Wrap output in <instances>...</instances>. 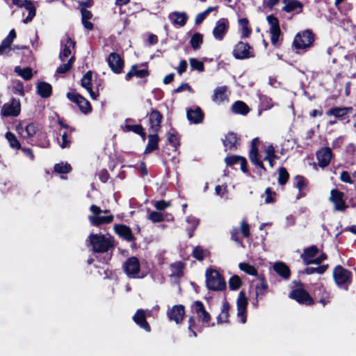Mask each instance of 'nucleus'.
Masks as SVG:
<instances>
[{"label": "nucleus", "instance_id": "nucleus-60", "mask_svg": "<svg viewBox=\"0 0 356 356\" xmlns=\"http://www.w3.org/2000/svg\"><path fill=\"white\" fill-rule=\"evenodd\" d=\"M195 321L194 317L191 316L188 319V330L191 333V336H192L193 337H197V334H196V332L195 331Z\"/></svg>", "mask_w": 356, "mask_h": 356}, {"label": "nucleus", "instance_id": "nucleus-13", "mask_svg": "<svg viewBox=\"0 0 356 356\" xmlns=\"http://www.w3.org/2000/svg\"><path fill=\"white\" fill-rule=\"evenodd\" d=\"M237 316L241 318L242 323L246 322V310L248 305V299L243 291H241L238 294L237 301Z\"/></svg>", "mask_w": 356, "mask_h": 356}, {"label": "nucleus", "instance_id": "nucleus-45", "mask_svg": "<svg viewBox=\"0 0 356 356\" xmlns=\"http://www.w3.org/2000/svg\"><path fill=\"white\" fill-rule=\"evenodd\" d=\"M238 24L241 27V34L244 38H248L250 34V29L248 27V20L247 18L238 19Z\"/></svg>", "mask_w": 356, "mask_h": 356}, {"label": "nucleus", "instance_id": "nucleus-35", "mask_svg": "<svg viewBox=\"0 0 356 356\" xmlns=\"http://www.w3.org/2000/svg\"><path fill=\"white\" fill-rule=\"evenodd\" d=\"M169 18L175 24L184 26L187 19V16L185 13L174 12L169 15Z\"/></svg>", "mask_w": 356, "mask_h": 356}, {"label": "nucleus", "instance_id": "nucleus-9", "mask_svg": "<svg viewBox=\"0 0 356 356\" xmlns=\"http://www.w3.org/2000/svg\"><path fill=\"white\" fill-rule=\"evenodd\" d=\"M233 56L237 59H245L254 56L250 46L248 43L239 42L233 50Z\"/></svg>", "mask_w": 356, "mask_h": 356}, {"label": "nucleus", "instance_id": "nucleus-28", "mask_svg": "<svg viewBox=\"0 0 356 356\" xmlns=\"http://www.w3.org/2000/svg\"><path fill=\"white\" fill-rule=\"evenodd\" d=\"M226 91V86L217 87L213 91V95L212 97L213 102L220 104L222 102L225 101L227 99Z\"/></svg>", "mask_w": 356, "mask_h": 356}, {"label": "nucleus", "instance_id": "nucleus-17", "mask_svg": "<svg viewBox=\"0 0 356 356\" xmlns=\"http://www.w3.org/2000/svg\"><path fill=\"white\" fill-rule=\"evenodd\" d=\"M107 62L113 72L118 74L122 72L124 63L118 54H110L108 57Z\"/></svg>", "mask_w": 356, "mask_h": 356}, {"label": "nucleus", "instance_id": "nucleus-2", "mask_svg": "<svg viewBox=\"0 0 356 356\" xmlns=\"http://www.w3.org/2000/svg\"><path fill=\"white\" fill-rule=\"evenodd\" d=\"M206 284L209 289L222 291L226 287V283L221 275L216 270L209 269L206 271Z\"/></svg>", "mask_w": 356, "mask_h": 356}, {"label": "nucleus", "instance_id": "nucleus-8", "mask_svg": "<svg viewBox=\"0 0 356 356\" xmlns=\"http://www.w3.org/2000/svg\"><path fill=\"white\" fill-rule=\"evenodd\" d=\"M21 110L20 102L18 99H13L10 103L5 104L1 110V115L4 117L17 116Z\"/></svg>", "mask_w": 356, "mask_h": 356}, {"label": "nucleus", "instance_id": "nucleus-40", "mask_svg": "<svg viewBox=\"0 0 356 356\" xmlns=\"http://www.w3.org/2000/svg\"><path fill=\"white\" fill-rule=\"evenodd\" d=\"M202 42H203V36L202 34H200L199 33H196L193 34L190 40L191 45L194 50H197V49H200Z\"/></svg>", "mask_w": 356, "mask_h": 356}, {"label": "nucleus", "instance_id": "nucleus-41", "mask_svg": "<svg viewBox=\"0 0 356 356\" xmlns=\"http://www.w3.org/2000/svg\"><path fill=\"white\" fill-rule=\"evenodd\" d=\"M184 265L181 262L170 266L171 277H179L183 275Z\"/></svg>", "mask_w": 356, "mask_h": 356}, {"label": "nucleus", "instance_id": "nucleus-57", "mask_svg": "<svg viewBox=\"0 0 356 356\" xmlns=\"http://www.w3.org/2000/svg\"><path fill=\"white\" fill-rule=\"evenodd\" d=\"M149 219L153 222H159L163 220V216L161 212L152 211L149 214Z\"/></svg>", "mask_w": 356, "mask_h": 356}, {"label": "nucleus", "instance_id": "nucleus-38", "mask_svg": "<svg viewBox=\"0 0 356 356\" xmlns=\"http://www.w3.org/2000/svg\"><path fill=\"white\" fill-rule=\"evenodd\" d=\"M237 142L236 135L234 133H229L225 136V138L223 140V144L227 149H232L235 147Z\"/></svg>", "mask_w": 356, "mask_h": 356}, {"label": "nucleus", "instance_id": "nucleus-34", "mask_svg": "<svg viewBox=\"0 0 356 356\" xmlns=\"http://www.w3.org/2000/svg\"><path fill=\"white\" fill-rule=\"evenodd\" d=\"M232 110L234 113L245 115L248 114L250 109L246 104L241 101H236L232 106Z\"/></svg>", "mask_w": 356, "mask_h": 356}, {"label": "nucleus", "instance_id": "nucleus-14", "mask_svg": "<svg viewBox=\"0 0 356 356\" xmlns=\"http://www.w3.org/2000/svg\"><path fill=\"white\" fill-rule=\"evenodd\" d=\"M259 139L257 138H254L251 143V149L249 152V158L250 161L256 166L265 170L264 166L262 163V161L259 155L258 149Z\"/></svg>", "mask_w": 356, "mask_h": 356}, {"label": "nucleus", "instance_id": "nucleus-30", "mask_svg": "<svg viewBox=\"0 0 356 356\" xmlns=\"http://www.w3.org/2000/svg\"><path fill=\"white\" fill-rule=\"evenodd\" d=\"M273 270L284 279H288L290 276V270L283 262L275 263L273 265Z\"/></svg>", "mask_w": 356, "mask_h": 356}, {"label": "nucleus", "instance_id": "nucleus-29", "mask_svg": "<svg viewBox=\"0 0 356 356\" xmlns=\"http://www.w3.org/2000/svg\"><path fill=\"white\" fill-rule=\"evenodd\" d=\"M36 89L38 94L43 98H47L51 95L52 88L49 83L40 81L37 84Z\"/></svg>", "mask_w": 356, "mask_h": 356}, {"label": "nucleus", "instance_id": "nucleus-55", "mask_svg": "<svg viewBox=\"0 0 356 356\" xmlns=\"http://www.w3.org/2000/svg\"><path fill=\"white\" fill-rule=\"evenodd\" d=\"M289 179V173L284 168H280L279 170L278 182L281 185L286 183Z\"/></svg>", "mask_w": 356, "mask_h": 356}, {"label": "nucleus", "instance_id": "nucleus-44", "mask_svg": "<svg viewBox=\"0 0 356 356\" xmlns=\"http://www.w3.org/2000/svg\"><path fill=\"white\" fill-rule=\"evenodd\" d=\"M54 171L59 174H67L72 170L71 165L67 163L61 162L54 165Z\"/></svg>", "mask_w": 356, "mask_h": 356}, {"label": "nucleus", "instance_id": "nucleus-1", "mask_svg": "<svg viewBox=\"0 0 356 356\" xmlns=\"http://www.w3.org/2000/svg\"><path fill=\"white\" fill-rule=\"evenodd\" d=\"M89 242L95 252H105L113 246L110 236L101 234H91L88 237Z\"/></svg>", "mask_w": 356, "mask_h": 356}, {"label": "nucleus", "instance_id": "nucleus-22", "mask_svg": "<svg viewBox=\"0 0 356 356\" xmlns=\"http://www.w3.org/2000/svg\"><path fill=\"white\" fill-rule=\"evenodd\" d=\"M162 115L157 110L152 111L149 114L150 131L152 133H157L161 128Z\"/></svg>", "mask_w": 356, "mask_h": 356}, {"label": "nucleus", "instance_id": "nucleus-51", "mask_svg": "<svg viewBox=\"0 0 356 356\" xmlns=\"http://www.w3.org/2000/svg\"><path fill=\"white\" fill-rule=\"evenodd\" d=\"M186 222L191 225L190 229H191V232L188 233L189 237L193 236V232L196 229V227L199 225V219L197 218L190 216L186 218Z\"/></svg>", "mask_w": 356, "mask_h": 356}, {"label": "nucleus", "instance_id": "nucleus-4", "mask_svg": "<svg viewBox=\"0 0 356 356\" xmlns=\"http://www.w3.org/2000/svg\"><path fill=\"white\" fill-rule=\"evenodd\" d=\"M314 41L313 33L307 29L298 33L293 40V45L297 49H305L312 47Z\"/></svg>", "mask_w": 356, "mask_h": 356}, {"label": "nucleus", "instance_id": "nucleus-11", "mask_svg": "<svg viewBox=\"0 0 356 356\" xmlns=\"http://www.w3.org/2000/svg\"><path fill=\"white\" fill-rule=\"evenodd\" d=\"M67 97L70 101L76 103L83 113L90 112L91 106L90 102L81 95L75 92H68Z\"/></svg>", "mask_w": 356, "mask_h": 356}, {"label": "nucleus", "instance_id": "nucleus-33", "mask_svg": "<svg viewBox=\"0 0 356 356\" xmlns=\"http://www.w3.org/2000/svg\"><path fill=\"white\" fill-rule=\"evenodd\" d=\"M159 138L156 133H152L148 136V143L145 149V153L148 154L158 148Z\"/></svg>", "mask_w": 356, "mask_h": 356}, {"label": "nucleus", "instance_id": "nucleus-64", "mask_svg": "<svg viewBox=\"0 0 356 356\" xmlns=\"http://www.w3.org/2000/svg\"><path fill=\"white\" fill-rule=\"evenodd\" d=\"M265 193H266L265 202L267 204L273 203L274 202L273 197L275 195V193L272 192L269 188H267L266 189Z\"/></svg>", "mask_w": 356, "mask_h": 356}, {"label": "nucleus", "instance_id": "nucleus-7", "mask_svg": "<svg viewBox=\"0 0 356 356\" xmlns=\"http://www.w3.org/2000/svg\"><path fill=\"white\" fill-rule=\"evenodd\" d=\"M229 23L227 19L221 18L218 19L213 29V38L218 41H222L228 32Z\"/></svg>", "mask_w": 356, "mask_h": 356}, {"label": "nucleus", "instance_id": "nucleus-43", "mask_svg": "<svg viewBox=\"0 0 356 356\" xmlns=\"http://www.w3.org/2000/svg\"><path fill=\"white\" fill-rule=\"evenodd\" d=\"M15 72L25 80H29L33 76L32 70L29 67L22 69L20 67L17 66L15 67Z\"/></svg>", "mask_w": 356, "mask_h": 356}, {"label": "nucleus", "instance_id": "nucleus-53", "mask_svg": "<svg viewBox=\"0 0 356 356\" xmlns=\"http://www.w3.org/2000/svg\"><path fill=\"white\" fill-rule=\"evenodd\" d=\"M189 62L193 70H197L200 72L204 71V66L203 62L196 58H190Z\"/></svg>", "mask_w": 356, "mask_h": 356}, {"label": "nucleus", "instance_id": "nucleus-31", "mask_svg": "<svg viewBox=\"0 0 356 356\" xmlns=\"http://www.w3.org/2000/svg\"><path fill=\"white\" fill-rule=\"evenodd\" d=\"M129 121H131L130 119H127L126 120V121H125L126 124H125L124 127H123L124 131H126V132H129V131L134 132V133L140 135L143 138V139L145 140L146 134L144 132L142 126L140 125V124H136V125L129 124L128 122H129Z\"/></svg>", "mask_w": 356, "mask_h": 356}, {"label": "nucleus", "instance_id": "nucleus-27", "mask_svg": "<svg viewBox=\"0 0 356 356\" xmlns=\"http://www.w3.org/2000/svg\"><path fill=\"white\" fill-rule=\"evenodd\" d=\"M115 232L122 238L128 241H131L134 239L130 228L124 225H115L114 226Z\"/></svg>", "mask_w": 356, "mask_h": 356}, {"label": "nucleus", "instance_id": "nucleus-49", "mask_svg": "<svg viewBox=\"0 0 356 356\" xmlns=\"http://www.w3.org/2000/svg\"><path fill=\"white\" fill-rule=\"evenodd\" d=\"M238 266L241 270L245 272L248 275H257V274L256 268L247 263H241Z\"/></svg>", "mask_w": 356, "mask_h": 356}, {"label": "nucleus", "instance_id": "nucleus-3", "mask_svg": "<svg viewBox=\"0 0 356 356\" xmlns=\"http://www.w3.org/2000/svg\"><path fill=\"white\" fill-rule=\"evenodd\" d=\"M90 211L92 213L91 216H88V220L92 225L99 226L100 225L111 223L113 220V215L102 216V213H109L108 210H102L100 207L92 204L90 207Z\"/></svg>", "mask_w": 356, "mask_h": 356}, {"label": "nucleus", "instance_id": "nucleus-46", "mask_svg": "<svg viewBox=\"0 0 356 356\" xmlns=\"http://www.w3.org/2000/svg\"><path fill=\"white\" fill-rule=\"evenodd\" d=\"M296 187L299 190V195L298 196V198H300L305 195V193H302V191L306 187V182L304 179V177L301 176H297L296 177V183H295Z\"/></svg>", "mask_w": 356, "mask_h": 356}, {"label": "nucleus", "instance_id": "nucleus-42", "mask_svg": "<svg viewBox=\"0 0 356 356\" xmlns=\"http://www.w3.org/2000/svg\"><path fill=\"white\" fill-rule=\"evenodd\" d=\"M36 133V127L34 124L31 123L27 124L24 128H22L21 135L23 137L31 138Z\"/></svg>", "mask_w": 356, "mask_h": 356}, {"label": "nucleus", "instance_id": "nucleus-26", "mask_svg": "<svg viewBox=\"0 0 356 356\" xmlns=\"http://www.w3.org/2000/svg\"><path fill=\"white\" fill-rule=\"evenodd\" d=\"M92 72L88 71L81 79V84L90 94L92 99H97L98 93L92 90Z\"/></svg>", "mask_w": 356, "mask_h": 356}, {"label": "nucleus", "instance_id": "nucleus-59", "mask_svg": "<svg viewBox=\"0 0 356 356\" xmlns=\"http://www.w3.org/2000/svg\"><path fill=\"white\" fill-rule=\"evenodd\" d=\"M240 230L242 235L247 238L250 236V226L246 220H243L241 222Z\"/></svg>", "mask_w": 356, "mask_h": 356}, {"label": "nucleus", "instance_id": "nucleus-10", "mask_svg": "<svg viewBox=\"0 0 356 356\" xmlns=\"http://www.w3.org/2000/svg\"><path fill=\"white\" fill-rule=\"evenodd\" d=\"M267 21L269 24V31L271 34L270 40L273 45H275L279 41L281 31L280 28L279 21L277 17L273 15L267 17Z\"/></svg>", "mask_w": 356, "mask_h": 356}, {"label": "nucleus", "instance_id": "nucleus-48", "mask_svg": "<svg viewBox=\"0 0 356 356\" xmlns=\"http://www.w3.org/2000/svg\"><path fill=\"white\" fill-rule=\"evenodd\" d=\"M327 268V265H322L318 267H307L305 268V272L307 275H312L314 273L323 274Z\"/></svg>", "mask_w": 356, "mask_h": 356}, {"label": "nucleus", "instance_id": "nucleus-25", "mask_svg": "<svg viewBox=\"0 0 356 356\" xmlns=\"http://www.w3.org/2000/svg\"><path fill=\"white\" fill-rule=\"evenodd\" d=\"M16 37V33L14 29H12L8 36L1 42L0 44V56L6 54L8 55L11 50V44Z\"/></svg>", "mask_w": 356, "mask_h": 356}, {"label": "nucleus", "instance_id": "nucleus-23", "mask_svg": "<svg viewBox=\"0 0 356 356\" xmlns=\"http://www.w3.org/2000/svg\"><path fill=\"white\" fill-rule=\"evenodd\" d=\"M318 252V248L316 245H312L303 250L300 257L303 260V262L305 265H309L314 264V260L315 259L314 257L316 256Z\"/></svg>", "mask_w": 356, "mask_h": 356}, {"label": "nucleus", "instance_id": "nucleus-21", "mask_svg": "<svg viewBox=\"0 0 356 356\" xmlns=\"http://www.w3.org/2000/svg\"><path fill=\"white\" fill-rule=\"evenodd\" d=\"M133 320L138 326H140V327L147 332H150V326L146 321V314L145 310L141 309H138L133 316Z\"/></svg>", "mask_w": 356, "mask_h": 356}, {"label": "nucleus", "instance_id": "nucleus-39", "mask_svg": "<svg viewBox=\"0 0 356 356\" xmlns=\"http://www.w3.org/2000/svg\"><path fill=\"white\" fill-rule=\"evenodd\" d=\"M229 305L227 302H224L221 309V312L218 316V322L219 323H225L227 321L229 316Z\"/></svg>", "mask_w": 356, "mask_h": 356}, {"label": "nucleus", "instance_id": "nucleus-20", "mask_svg": "<svg viewBox=\"0 0 356 356\" xmlns=\"http://www.w3.org/2000/svg\"><path fill=\"white\" fill-rule=\"evenodd\" d=\"M332 154L330 147H324L320 149L316 153L318 165L325 168L329 165Z\"/></svg>", "mask_w": 356, "mask_h": 356}, {"label": "nucleus", "instance_id": "nucleus-63", "mask_svg": "<svg viewBox=\"0 0 356 356\" xmlns=\"http://www.w3.org/2000/svg\"><path fill=\"white\" fill-rule=\"evenodd\" d=\"M170 205V202H166L165 200H159L155 202L154 207L160 211L165 209Z\"/></svg>", "mask_w": 356, "mask_h": 356}, {"label": "nucleus", "instance_id": "nucleus-32", "mask_svg": "<svg viewBox=\"0 0 356 356\" xmlns=\"http://www.w3.org/2000/svg\"><path fill=\"white\" fill-rule=\"evenodd\" d=\"M148 75V72L146 69L138 70L137 65H134L131 67L130 71L126 74L125 79L129 81L134 76L138 78H143Z\"/></svg>", "mask_w": 356, "mask_h": 356}, {"label": "nucleus", "instance_id": "nucleus-24", "mask_svg": "<svg viewBox=\"0 0 356 356\" xmlns=\"http://www.w3.org/2000/svg\"><path fill=\"white\" fill-rule=\"evenodd\" d=\"M186 115L188 120L193 124L201 123L204 119V113L202 109L198 106L188 109Z\"/></svg>", "mask_w": 356, "mask_h": 356}, {"label": "nucleus", "instance_id": "nucleus-54", "mask_svg": "<svg viewBox=\"0 0 356 356\" xmlns=\"http://www.w3.org/2000/svg\"><path fill=\"white\" fill-rule=\"evenodd\" d=\"M277 156L275 154V150L274 147L272 145H270L266 147L265 149V156L264 157V160H269L271 159H277Z\"/></svg>", "mask_w": 356, "mask_h": 356}, {"label": "nucleus", "instance_id": "nucleus-47", "mask_svg": "<svg viewBox=\"0 0 356 356\" xmlns=\"http://www.w3.org/2000/svg\"><path fill=\"white\" fill-rule=\"evenodd\" d=\"M74 57L71 56L66 63L60 65L56 70V72L58 74H65L68 72L74 63Z\"/></svg>", "mask_w": 356, "mask_h": 356}, {"label": "nucleus", "instance_id": "nucleus-62", "mask_svg": "<svg viewBox=\"0 0 356 356\" xmlns=\"http://www.w3.org/2000/svg\"><path fill=\"white\" fill-rule=\"evenodd\" d=\"M15 93L19 95H23L24 94V86L23 83L20 81H17L15 82V85L13 86Z\"/></svg>", "mask_w": 356, "mask_h": 356}, {"label": "nucleus", "instance_id": "nucleus-19", "mask_svg": "<svg viewBox=\"0 0 356 356\" xmlns=\"http://www.w3.org/2000/svg\"><path fill=\"white\" fill-rule=\"evenodd\" d=\"M61 49L59 54V58L62 62H65L67 58L71 54L72 49H74L75 42L69 37L66 38L65 41L61 42Z\"/></svg>", "mask_w": 356, "mask_h": 356}, {"label": "nucleus", "instance_id": "nucleus-52", "mask_svg": "<svg viewBox=\"0 0 356 356\" xmlns=\"http://www.w3.org/2000/svg\"><path fill=\"white\" fill-rule=\"evenodd\" d=\"M241 285V281L238 276H232L229 281V286L231 290H237Z\"/></svg>", "mask_w": 356, "mask_h": 356}, {"label": "nucleus", "instance_id": "nucleus-12", "mask_svg": "<svg viewBox=\"0 0 356 356\" xmlns=\"http://www.w3.org/2000/svg\"><path fill=\"white\" fill-rule=\"evenodd\" d=\"M185 314L184 307L181 305H174L167 311V316L171 321H175L177 324L182 322Z\"/></svg>", "mask_w": 356, "mask_h": 356}, {"label": "nucleus", "instance_id": "nucleus-58", "mask_svg": "<svg viewBox=\"0 0 356 356\" xmlns=\"http://www.w3.org/2000/svg\"><path fill=\"white\" fill-rule=\"evenodd\" d=\"M268 286L265 281L262 280L260 284L256 286V297L257 298L261 296H264Z\"/></svg>", "mask_w": 356, "mask_h": 356}, {"label": "nucleus", "instance_id": "nucleus-37", "mask_svg": "<svg viewBox=\"0 0 356 356\" xmlns=\"http://www.w3.org/2000/svg\"><path fill=\"white\" fill-rule=\"evenodd\" d=\"M284 3L286 4L282 9L286 13H291L297 8H299L300 10H302V3L298 1L293 0L288 2H286V1H284Z\"/></svg>", "mask_w": 356, "mask_h": 356}, {"label": "nucleus", "instance_id": "nucleus-6", "mask_svg": "<svg viewBox=\"0 0 356 356\" xmlns=\"http://www.w3.org/2000/svg\"><path fill=\"white\" fill-rule=\"evenodd\" d=\"M125 273L131 278H139L140 276V262L135 257H131L127 259L123 265Z\"/></svg>", "mask_w": 356, "mask_h": 356}, {"label": "nucleus", "instance_id": "nucleus-61", "mask_svg": "<svg viewBox=\"0 0 356 356\" xmlns=\"http://www.w3.org/2000/svg\"><path fill=\"white\" fill-rule=\"evenodd\" d=\"M242 156H230L225 158V161L226 163L229 165H234L236 163H239Z\"/></svg>", "mask_w": 356, "mask_h": 356}, {"label": "nucleus", "instance_id": "nucleus-56", "mask_svg": "<svg viewBox=\"0 0 356 356\" xmlns=\"http://www.w3.org/2000/svg\"><path fill=\"white\" fill-rule=\"evenodd\" d=\"M193 255L198 260H202L206 255V251L201 247L198 246L193 249Z\"/></svg>", "mask_w": 356, "mask_h": 356}, {"label": "nucleus", "instance_id": "nucleus-5", "mask_svg": "<svg viewBox=\"0 0 356 356\" xmlns=\"http://www.w3.org/2000/svg\"><path fill=\"white\" fill-rule=\"evenodd\" d=\"M334 280L338 286L347 289L351 281V273L341 266H337L333 270Z\"/></svg>", "mask_w": 356, "mask_h": 356}, {"label": "nucleus", "instance_id": "nucleus-15", "mask_svg": "<svg viewBox=\"0 0 356 356\" xmlns=\"http://www.w3.org/2000/svg\"><path fill=\"white\" fill-rule=\"evenodd\" d=\"M289 297L296 300L299 303L305 304L307 305H312L313 300L309 293L302 289H296L291 291Z\"/></svg>", "mask_w": 356, "mask_h": 356}, {"label": "nucleus", "instance_id": "nucleus-18", "mask_svg": "<svg viewBox=\"0 0 356 356\" xmlns=\"http://www.w3.org/2000/svg\"><path fill=\"white\" fill-rule=\"evenodd\" d=\"M194 312L197 314L200 321L204 323H208L211 320L210 314L205 310L200 301H195L192 305Z\"/></svg>", "mask_w": 356, "mask_h": 356}, {"label": "nucleus", "instance_id": "nucleus-50", "mask_svg": "<svg viewBox=\"0 0 356 356\" xmlns=\"http://www.w3.org/2000/svg\"><path fill=\"white\" fill-rule=\"evenodd\" d=\"M6 138L9 142V144L11 147L16 149L20 148V144L19 141L16 138L15 136L11 132H7L6 134Z\"/></svg>", "mask_w": 356, "mask_h": 356}, {"label": "nucleus", "instance_id": "nucleus-16", "mask_svg": "<svg viewBox=\"0 0 356 356\" xmlns=\"http://www.w3.org/2000/svg\"><path fill=\"white\" fill-rule=\"evenodd\" d=\"M343 196V193L337 189L331 191L330 200L334 204L335 210L342 211L346 207Z\"/></svg>", "mask_w": 356, "mask_h": 356}, {"label": "nucleus", "instance_id": "nucleus-36", "mask_svg": "<svg viewBox=\"0 0 356 356\" xmlns=\"http://www.w3.org/2000/svg\"><path fill=\"white\" fill-rule=\"evenodd\" d=\"M353 111L352 107H342V108H333L329 110L327 113L328 115H334L336 118H341L346 114L351 113Z\"/></svg>", "mask_w": 356, "mask_h": 356}]
</instances>
